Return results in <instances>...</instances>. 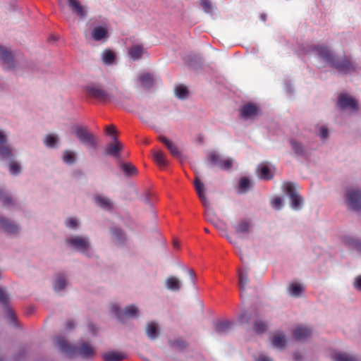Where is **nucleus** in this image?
<instances>
[{"label": "nucleus", "mask_w": 361, "mask_h": 361, "mask_svg": "<svg viewBox=\"0 0 361 361\" xmlns=\"http://www.w3.org/2000/svg\"><path fill=\"white\" fill-rule=\"evenodd\" d=\"M312 51L325 63L345 75L355 73L359 69L358 64L352 60L350 56L343 54L338 56L326 45H314Z\"/></svg>", "instance_id": "f257e3e1"}, {"label": "nucleus", "mask_w": 361, "mask_h": 361, "mask_svg": "<svg viewBox=\"0 0 361 361\" xmlns=\"http://www.w3.org/2000/svg\"><path fill=\"white\" fill-rule=\"evenodd\" d=\"M54 345L69 358L80 356L82 359H92L95 354L94 347L87 342H82L77 347H73L61 336L54 338Z\"/></svg>", "instance_id": "f03ea898"}, {"label": "nucleus", "mask_w": 361, "mask_h": 361, "mask_svg": "<svg viewBox=\"0 0 361 361\" xmlns=\"http://www.w3.org/2000/svg\"><path fill=\"white\" fill-rule=\"evenodd\" d=\"M74 133L78 140L85 147L94 149H97V138L88 130L87 127L77 126L74 128Z\"/></svg>", "instance_id": "7ed1b4c3"}, {"label": "nucleus", "mask_w": 361, "mask_h": 361, "mask_svg": "<svg viewBox=\"0 0 361 361\" xmlns=\"http://www.w3.org/2000/svg\"><path fill=\"white\" fill-rule=\"evenodd\" d=\"M86 92L88 96L100 101H108L111 99L109 92L100 85L92 84L86 87Z\"/></svg>", "instance_id": "20e7f679"}, {"label": "nucleus", "mask_w": 361, "mask_h": 361, "mask_svg": "<svg viewBox=\"0 0 361 361\" xmlns=\"http://www.w3.org/2000/svg\"><path fill=\"white\" fill-rule=\"evenodd\" d=\"M284 190L289 195L290 199L291 207L294 209H300L302 203V198L295 190L294 184L291 183H286L283 185Z\"/></svg>", "instance_id": "39448f33"}, {"label": "nucleus", "mask_w": 361, "mask_h": 361, "mask_svg": "<svg viewBox=\"0 0 361 361\" xmlns=\"http://www.w3.org/2000/svg\"><path fill=\"white\" fill-rule=\"evenodd\" d=\"M348 206L353 210H361V191L359 190H348L346 195Z\"/></svg>", "instance_id": "423d86ee"}, {"label": "nucleus", "mask_w": 361, "mask_h": 361, "mask_svg": "<svg viewBox=\"0 0 361 361\" xmlns=\"http://www.w3.org/2000/svg\"><path fill=\"white\" fill-rule=\"evenodd\" d=\"M208 161L212 165L218 166L223 170H230L233 166L232 159H223L219 154L214 152H212L209 154Z\"/></svg>", "instance_id": "0eeeda50"}, {"label": "nucleus", "mask_w": 361, "mask_h": 361, "mask_svg": "<svg viewBox=\"0 0 361 361\" xmlns=\"http://www.w3.org/2000/svg\"><path fill=\"white\" fill-rule=\"evenodd\" d=\"M111 312L119 320H122L125 317H137L138 314V309L135 305L127 306L123 310H121L117 305H113Z\"/></svg>", "instance_id": "6e6552de"}, {"label": "nucleus", "mask_w": 361, "mask_h": 361, "mask_svg": "<svg viewBox=\"0 0 361 361\" xmlns=\"http://www.w3.org/2000/svg\"><path fill=\"white\" fill-rule=\"evenodd\" d=\"M66 242L68 245L82 252L87 251L90 248L89 241L82 236H74L68 238Z\"/></svg>", "instance_id": "1a4fd4ad"}, {"label": "nucleus", "mask_w": 361, "mask_h": 361, "mask_svg": "<svg viewBox=\"0 0 361 361\" xmlns=\"http://www.w3.org/2000/svg\"><path fill=\"white\" fill-rule=\"evenodd\" d=\"M259 108L253 103H247L240 109V116L244 119L252 118L259 114Z\"/></svg>", "instance_id": "9d476101"}, {"label": "nucleus", "mask_w": 361, "mask_h": 361, "mask_svg": "<svg viewBox=\"0 0 361 361\" xmlns=\"http://www.w3.org/2000/svg\"><path fill=\"white\" fill-rule=\"evenodd\" d=\"M114 142L109 143L104 149V154L105 155L118 157L119 153L123 149L122 143L118 140L117 137H114Z\"/></svg>", "instance_id": "9b49d317"}, {"label": "nucleus", "mask_w": 361, "mask_h": 361, "mask_svg": "<svg viewBox=\"0 0 361 361\" xmlns=\"http://www.w3.org/2000/svg\"><path fill=\"white\" fill-rule=\"evenodd\" d=\"M0 60L2 61L5 69H13L14 64L11 51L2 46H0Z\"/></svg>", "instance_id": "f8f14e48"}, {"label": "nucleus", "mask_w": 361, "mask_h": 361, "mask_svg": "<svg viewBox=\"0 0 361 361\" xmlns=\"http://www.w3.org/2000/svg\"><path fill=\"white\" fill-rule=\"evenodd\" d=\"M338 104L343 109H353V110L358 109L357 102L348 94H341L338 97Z\"/></svg>", "instance_id": "ddd939ff"}, {"label": "nucleus", "mask_w": 361, "mask_h": 361, "mask_svg": "<svg viewBox=\"0 0 361 361\" xmlns=\"http://www.w3.org/2000/svg\"><path fill=\"white\" fill-rule=\"evenodd\" d=\"M194 185L197 195L202 202V204L207 207L209 205V202L205 195V188L203 183L201 181L199 177H196L194 180Z\"/></svg>", "instance_id": "4468645a"}, {"label": "nucleus", "mask_w": 361, "mask_h": 361, "mask_svg": "<svg viewBox=\"0 0 361 361\" xmlns=\"http://www.w3.org/2000/svg\"><path fill=\"white\" fill-rule=\"evenodd\" d=\"M9 302V298L7 294L5 293L3 288H0V302L5 307L8 312V320L13 323L16 324V316L13 311L8 307V303Z\"/></svg>", "instance_id": "2eb2a0df"}, {"label": "nucleus", "mask_w": 361, "mask_h": 361, "mask_svg": "<svg viewBox=\"0 0 361 361\" xmlns=\"http://www.w3.org/2000/svg\"><path fill=\"white\" fill-rule=\"evenodd\" d=\"M0 229L8 233H16L18 232L19 228L9 219L0 216Z\"/></svg>", "instance_id": "dca6fc26"}, {"label": "nucleus", "mask_w": 361, "mask_h": 361, "mask_svg": "<svg viewBox=\"0 0 361 361\" xmlns=\"http://www.w3.org/2000/svg\"><path fill=\"white\" fill-rule=\"evenodd\" d=\"M0 157L2 159H8L12 157L11 149L6 145V138L1 131H0Z\"/></svg>", "instance_id": "f3484780"}, {"label": "nucleus", "mask_w": 361, "mask_h": 361, "mask_svg": "<svg viewBox=\"0 0 361 361\" xmlns=\"http://www.w3.org/2000/svg\"><path fill=\"white\" fill-rule=\"evenodd\" d=\"M159 140L170 151L172 156L179 158L181 156V152L178 149L177 145L171 140H169L164 136H160Z\"/></svg>", "instance_id": "a211bd4d"}, {"label": "nucleus", "mask_w": 361, "mask_h": 361, "mask_svg": "<svg viewBox=\"0 0 361 361\" xmlns=\"http://www.w3.org/2000/svg\"><path fill=\"white\" fill-rule=\"evenodd\" d=\"M104 361H122L127 357V355L122 352L108 351L102 354Z\"/></svg>", "instance_id": "6ab92c4d"}, {"label": "nucleus", "mask_w": 361, "mask_h": 361, "mask_svg": "<svg viewBox=\"0 0 361 361\" xmlns=\"http://www.w3.org/2000/svg\"><path fill=\"white\" fill-rule=\"evenodd\" d=\"M251 227L252 224L247 219H242L234 225V228L237 234H248L251 231Z\"/></svg>", "instance_id": "aec40b11"}, {"label": "nucleus", "mask_w": 361, "mask_h": 361, "mask_svg": "<svg viewBox=\"0 0 361 361\" xmlns=\"http://www.w3.org/2000/svg\"><path fill=\"white\" fill-rule=\"evenodd\" d=\"M68 6L73 13L83 18L86 13L78 0H68Z\"/></svg>", "instance_id": "412c9836"}, {"label": "nucleus", "mask_w": 361, "mask_h": 361, "mask_svg": "<svg viewBox=\"0 0 361 361\" xmlns=\"http://www.w3.org/2000/svg\"><path fill=\"white\" fill-rule=\"evenodd\" d=\"M312 330L307 327L299 326L293 331V337L296 340H302L310 336Z\"/></svg>", "instance_id": "4be33fe9"}, {"label": "nucleus", "mask_w": 361, "mask_h": 361, "mask_svg": "<svg viewBox=\"0 0 361 361\" xmlns=\"http://www.w3.org/2000/svg\"><path fill=\"white\" fill-rule=\"evenodd\" d=\"M144 53L145 49L140 44L133 45L128 49V55L134 61L140 59Z\"/></svg>", "instance_id": "5701e85b"}, {"label": "nucleus", "mask_w": 361, "mask_h": 361, "mask_svg": "<svg viewBox=\"0 0 361 361\" xmlns=\"http://www.w3.org/2000/svg\"><path fill=\"white\" fill-rule=\"evenodd\" d=\"M271 344L275 348H284L286 344V339L285 335L282 333H277L274 334L271 338Z\"/></svg>", "instance_id": "b1692460"}, {"label": "nucleus", "mask_w": 361, "mask_h": 361, "mask_svg": "<svg viewBox=\"0 0 361 361\" xmlns=\"http://www.w3.org/2000/svg\"><path fill=\"white\" fill-rule=\"evenodd\" d=\"M166 288L172 291H178L181 288L180 281L175 276H169L166 280Z\"/></svg>", "instance_id": "393cba45"}, {"label": "nucleus", "mask_w": 361, "mask_h": 361, "mask_svg": "<svg viewBox=\"0 0 361 361\" xmlns=\"http://www.w3.org/2000/svg\"><path fill=\"white\" fill-rule=\"evenodd\" d=\"M231 323L228 321H220L214 324L215 331L218 334H226L231 329Z\"/></svg>", "instance_id": "a878e982"}, {"label": "nucleus", "mask_w": 361, "mask_h": 361, "mask_svg": "<svg viewBox=\"0 0 361 361\" xmlns=\"http://www.w3.org/2000/svg\"><path fill=\"white\" fill-rule=\"evenodd\" d=\"M107 29L104 27H101V26H98V27H94L92 31V37L95 40V41H99L104 38H106L107 37Z\"/></svg>", "instance_id": "bb28decb"}, {"label": "nucleus", "mask_w": 361, "mask_h": 361, "mask_svg": "<svg viewBox=\"0 0 361 361\" xmlns=\"http://www.w3.org/2000/svg\"><path fill=\"white\" fill-rule=\"evenodd\" d=\"M94 200V202L102 209L106 210H111L112 209V203L109 198L102 196H95Z\"/></svg>", "instance_id": "cd10ccee"}, {"label": "nucleus", "mask_w": 361, "mask_h": 361, "mask_svg": "<svg viewBox=\"0 0 361 361\" xmlns=\"http://www.w3.org/2000/svg\"><path fill=\"white\" fill-rule=\"evenodd\" d=\"M139 81L141 85L146 89H149L154 85L153 76L150 73H143L140 75Z\"/></svg>", "instance_id": "c85d7f7f"}, {"label": "nucleus", "mask_w": 361, "mask_h": 361, "mask_svg": "<svg viewBox=\"0 0 361 361\" xmlns=\"http://www.w3.org/2000/svg\"><path fill=\"white\" fill-rule=\"evenodd\" d=\"M153 158L157 164L161 168H164L168 165L166 156L161 151H154Z\"/></svg>", "instance_id": "c756f323"}, {"label": "nucleus", "mask_w": 361, "mask_h": 361, "mask_svg": "<svg viewBox=\"0 0 361 361\" xmlns=\"http://www.w3.org/2000/svg\"><path fill=\"white\" fill-rule=\"evenodd\" d=\"M146 334L150 339L154 340L158 335V325L157 323L154 322L148 323L146 327Z\"/></svg>", "instance_id": "7c9ffc66"}, {"label": "nucleus", "mask_w": 361, "mask_h": 361, "mask_svg": "<svg viewBox=\"0 0 361 361\" xmlns=\"http://www.w3.org/2000/svg\"><path fill=\"white\" fill-rule=\"evenodd\" d=\"M121 168L127 176H134L137 173V169L130 163H122Z\"/></svg>", "instance_id": "2f4dec72"}, {"label": "nucleus", "mask_w": 361, "mask_h": 361, "mask_svg": "<svg viewBox=\"0 0 361 361\" xmlns=\"http://www.w3.org/2000/svg\"><path fill=\"white\" fill-rule=\"evenodd\" d=\"M259 177L261 179L270 180L273 178V173L267 165H262L259 169Z\"/></svg>", "instance_id": "473e14b6"}, {"label": "nucleus", "mask_w": 361, "mask_h": 361, "mask_svg": "<svg viewBox=\"0 0 361 361\" xmlns=\"http://www.w3.org/2000/svg\"><path fill=\"white\" fill-rule=\"evenodd\" d=\"M331 359L334 361H359L357 357L345 353H335L331 355Z\"/></svg>", "instance_id": "72a5a7b5"}, {"label": "nucleus", "mask_w": 361, "mask_h": 361, "mask_svg": "<svg viewBox=\"0 0 361 361\" xmlns=\"http://www.w3.org/2000/svg\"><path fill=\"white\" fill-rule=\"evenodd\" d=\"M288 290L292 296L299 297L303 292V288L299 283H292L289 285Z\"/></svg>", "instance_id": "f704fd0d"}, {"label": "nucleus", "mask_w": 361, "mask_h": 361, "mask_svg": "<svg viewBox=\"0 0 361 361\" xmlns=\"http://www.w3.org/2000/svg\"><path fill=\"white\" fill-rule=\"evenodd\" d=\"M251 187L250 180L247 177H242L239 180L238 183V190L240 193H245Z\"/></svg>", "instance_id": "c9c22d12"}, {"label": "nucleus", "mask_w": 361, "mask_h": 361, "mask_svg": "<svg viewBox=\"0 0 361 361\" xmlns=\"http://www.w3.org/2000/svg\"><path fill=\"white\" fill-rule=\"evenodd\" d=\"M238 283L241 290H245L248 283V274L247 271L238 270Z\"/></svg>", "instance_id": "e433bc0d"}, {"label": "nucleus", "mask_w": 361, "mask_h": 361, "mask_svg": "<svg viewBox=\"0 0 361 361\" xmlns=\"http://www.w3.org/2000/svg\"><path fill=\"white\" fill-rule=\"evenodd\" d=\"M289 142H290V145L292 146V148L294 150L295 153L297 155H299V156L305 155V153L304 147L300 142H297L296 140H295L293 139H290L289 140Z\"/></svg>", "instance_id": "4c0bfd02"}, {"label": "nucleus", "mask_w": 361, "mask_h": 361, "mask_svg": "<svg viewBox=\"0 0 361 361\" xmlns=\"http://www.w3.org/2000/svg\"><path fill=\"white\" fill-rule=\"evenodd\" d=\"M66 285V281L65 276L60 274L57 275L56 281L54 284V288L55 290H61L65 288Z\"/></svg>", "instance_id": "58836bf2"}, {"label": "nucleus", "mask_w": 361, "mask_h": 361, "mask_svg": "<svg viewBox=\"0 0 361 361\" xmlns=\"http://www.w3.org/2000/svg\"><path fill=\"white\" fill-rule=\"evenodd\" d=\"M175 94L178 98L185 99L188 94V91L186 87L178 85L175 88Z\"/></svg>", "instance_id": "ea45409f"}, {"label": "nucleus", "mask_w": 361, "mask_h": 361, "mask_svg": "<svg viewBox=\"0 0 361 361\" xmlns=\"http://www.w3.org/2000/svg\"><path fill=\"white\" fill-rule=\"evenodd\" d=\"M102 59L105 63L110 64L113 63L115 59V55L113 51L109 49H106L102 54Z\"/></svg>", "instance_id": "a19ab883"}, {"label": "nucleus", "mask_w": 361, "mask_h": 361, "mask_svg": "<svg viewBox=\"0 0 361 361\" xmlns=\"http://www.w3.org/2000/svg\"><path fill=\"white\" fill-rule=\"evenodd\" d=\"M254 330L257 334L264 333L267 330V325L261 320H256L254 323Z\"/></svg>", "instance_id": "79ce46f5"}, {"label": "nucleus", "mask_w": 361, "mask_h": 361, "mask_svg": "<svg viewBox=\"0 0 361 361\" xmlns=\"http://www.w3.org/2000/svg\"><path fill=\"white\" fill-rule=\"evenodd\" d=\"M63 161L72 164L75 161V154L73 152L71 151H65L63 156Z\"/></svg>", "instance_id": "37998d69"}, {"label": "nucleus", "mask_w": 361, "mask_h": 361, "mask_svg": "<svg viewBox=\"0 0 361 361\" xmlns=\"http://www.w3.org/2000/svg\"><path fill=\"white\" fill-rule=\"evenodd\" d=\"M57 142V137L54 135H48L45 140L44 143L49 147H54Z\"/></svg>", "instance_id": "c03bdc74"}, {"label": "nucleus", "mask_w": 361, "mask_h": 361, "mask_svg": "<svg viewBox=\"0 0 361 361\" xmlns=\"http://www.w3.org/2000/svg\"><path fill=\"white\" fill-rule=\"evenodd\" d=\"M0 201L2 202L4 207H8L12 204V199L0 190Z\"/></svg>", "instance_id": "a18cd8bd"}, {"label": "nucleus", "mask_w": 361, "mask_h": 361, "mask_svg": "<svg viewBox=\"0 0 361 361\" xmlns=\"http://www.w3.org/2000/svg\"><path fill=\"white\" fill-rule=\"evenodd\" d=\"M112 233L115 237L116 240L118 242H123L125 240V236L122 231L118 228L112 229Z\"/></svg>", "instance_id": "49530a36"}, {"label": "nucleus", "mask_w": 361, "mask_h": 361, "mask_svg": "<svg viewBox=\"0 0 361 361\" xmlns=\"http://www.w3.org/2000/svg\"><path fill=\"white\" fill-rule=\"evenodd\" d=\"M171 345L179 350H182L187 347V343L181 339H177L171 343Z\"/></svg>", "instance_id": "de8ad7c7"}, {"label": "nucleus", "mask_w": 361, "mask_h": 361, "mask_svg": "<svg viewBox=\"0 0 361 361\" xmlns=\"http://www.w3.org/2000/svg\"><path fill=\"white\" fill-rule=\"evenodd\" d=\"M9 171L11 174L17 175L20 172L21 168L18 163L11 162L9 164Z\"/></svg>", "instance_id": "09e8293b"}, {"label": "nucleus", "mask_w": 361, "mask_h": 361, "mask_svg": "<svg viewBox=\"0 0 361 361\" xmlns=\"http://www.w3.org/2000/svg\"><path fill=\"white\" fill-rule=\"evenodd\" d=\"M200 4L206 13H212V8L209 0H200Z\"/></svg>", "instance_id": "8fccbe9b"}, {"label": "nucleus", "mask_w": 361, "mask_h": 361, "mask_svg": "<svg viewBox=\"0 0 361 361\" xmlns=\"http://www.w3.org/2000/svg\"><path fill=\"white\" fill-rule=\"evenodd\" d=\"M271 204L274 208L279 209L282 206V200L280 197H276L271 201Z\"/></svg>", "instance_id": "3c124183"}, {"label": "nucleus", "mask_w": 361, "mask_h": 361, "mask_svg": "<svg viewBox=\"0 0 361 361\" xmlns=\"http://www.w3.org/2000/svg\"><path fill=\"white\" fill-rule=\"evenodd\" d=\"M239 319L241 323H248L250 320V316L247 312H244L240 316Z\"/></svg>", "instance_id": "603ef678"}, {"label": "nucleus", "mask_w": 361, "mask_h": 361, "mask_svg": "<svg viewBox=\"0 0 361 361\" xmlns=\"http://www.w3.org/2000/svg\"><path fill=\"white\" fill-rule=\"evenodd\" d=\"M66 224L68 227L74 228H76L78 226V223L75 219L70 218L68 219L66 221Z\"/></svg>", "instance_id": "864d4df0"}, {"label": "nucleus", "mask_w": 361, "mask_h": 361, "mask_svg": "<svg viewBox=\"0 0 361 361\" xmlns=\"http://www.w3.org/2000/svg\"><path fill=\"white\" fill-rule=\"evenodd\" d=\"M328 135H329L328 129L324 126L322 127L321 130H320V137L322 139H326V138H327Z\"/></svg>", "instance_id": "5fc2aeb1"}, {"label": "nucleus", "mask_w": 361, "mask_h": 361, "mask_svg": "<svg viewBox=\"0 0 361 361\" xmlns=\"http://www.w3.org/2000/svg\"><path fill=\"white\" fill-rule=\"evenodd\" d=\"M188 274L190 277L191 283L193 286L195 285V281H196V274L195 271L192 269L188 270Z\"/></svg>", "instance_id": "6e6d98bb"}, {"label": "nucleus", "mask_w": 361, "mask_h": 361, "mask_svg": "<svg viewBox=\"0 0 361 361\" xmlns=\"http://www.w3.org/2000/svg\"><path fill=\"white\" fill-rule=\"evenodd\" d=\"M106 133L108 135H114L116 133V129L114 126H109L106 127Z\"/></svg>", "instance_id": "4d7b16f0"}, {"label": "nucleus", "mask_w": 361, "mask_h": 361, "mask_svg": "<svg viewBox=\"0 0 361 361\" xmlns=\"http://www.w3.org/2000/svg\"><path fill=\"white\" fill-rule=\"evenodd\" d=\"M256 361H272V360L265 355H259Z\"/></svg>", "instance_id": "13d9d810"}, {"label": "nucleus", "mask_w": 361, "mask_h": 361, "mask_svg": "<svg viewBox=\"0 0 361 361\" xmlns=\"http://www.w3.org/2000/svg\"><path fill=\"white\" fill-rule=\"evenodd\" d=\"M355 287L356 289L361 290V276H358L355 282Z\"/></svg>", "instance_id": "bf43d9fd"}, {"label": "nucleus", "mask_w": 361, "mask_h": 361, "mask_svg": "<svg viewBox=\"0 0 361 361\" xmlns=\"http://www.w3.org/2000/svg\"><path fill=\"white\" fill-rule=\"evenodd\" d=\"M75 326V324L73 321H68L66 324V328L67 329H72Z\"/></svg>", "instance_id": "052dcab7"}, {"label": "nucleus", "mask_w": 361, "mask_h": 361, "mask_svg": "<svg viewBox=\"0 0 361 361\" xmlns=\"http://www.w3.org/2000/svg\"><path fill=\"white\" fill-rule=\"evenodd\" d=\"M352 244H353V245H355V247L356 248H357V249H361V244H360V243H359L358 241H357V240H353L352 241Z\"/></svg>", "instance_id": "680f3d73"}, {"label": "nucleus", "mask_w": 361, "mask_h": 361, "mask_svg": "<svg viewBox=\"0 0 361 361\" xmlns=\"http://www.w3.org/2000/svg\"><path fill=\"white\" fill-rule=\"evenodd\" d=\"M89 329L93 333V334H95L96 333V329L94 328V326H93V324H90L89 325Z\"/></svg>", "instance_id": "e2e57ef3"}, {"label": "nucleus", "mask_w": 361, "mask_h": 361, "mask_svg": "<svg viewBox=\"0 0 361 361\" xmlns=\"http://www.w3.org/2000/svg\"><path fill=\"white\" fill-rule=\"evenodd\" d=\"M173 247L175 248H177V249L179 248L180 244H179V242L178 240H174L173 241Z\"/></svg>", "instance_id": "0e129e2a"}, {"label": "nucleus", "mask_w": 361, "mask_h": 361, "mask_svg": "<svg viewBox=\"0 0 361 361\" xmlns=\"http://www.w3.org/2000/svg\"><path fill=\"white\" fill-rule=\"evenodd\" d=\"M226 238L228 239V240L230 241V243H233L232 240L231 239V238L229 236H226Z\"/></svg>", "instance_id": "69168bd1"}, {"label": "nucleus", "mask_w": 361, "mask_h": 361, "mask_svg": "<svg viewBox=\"0 0 361 361\" xmlns=\"http://www.w3.org/2000/svg\"><path fill=\"white\" fill-rule=\"evenodd\" d=\"M262 18L263 19V20H266V18L264 16H262Z\"/></svg>", "instance_id": "338daca9"}, {"label": "nucleus", "mask_w": 361, "mask_h": 361, "mask_svg": "<svg viewBox=\"0 0 361 361\" xmlns=\"http://www.w3.org/2000/svg\"><path fill=\"white\" fill-rule=\"evenodd\" d=\"M204 231H205L206 233H209V230H208L207 228H204Z\"/></svg>", "instance_id": "774afa93"}]
</instances>
